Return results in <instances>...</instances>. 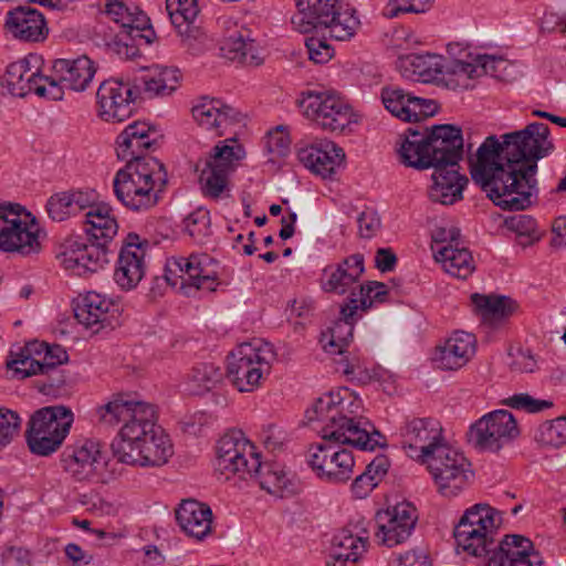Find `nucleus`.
I'll use <instances>...</instances> for the list:
<instances>
[{
  "mask_svg": "<svg viewBox=\"0 0 566 566\" xmlns=\"http://www.w3.org/2000/svg\"><path fill=\"white\" fill-rule=\"evenodd\" d=\"M154 144L150 127L135 122L117 137V157L127 161L113 179L116 199L132 211H147L155 207L167 185L164 164L144 151Z\"/></svg>",
  "mask_w": 566,
  "mask_h": 566,
  "instance_id": "1",
  "label": "nucleus"
},
{
  "mask_svg": "<svg viewBox=\"0 0 566 566\" xmlns=\"http://www.w3.org/2000/svg\"><path fill=\"white\" fill-rule=\"evenodd\" d=\"M361 400L348 388L324 394L305 412L308 424L318 423L324 441L348 444L363 451H373L384 443L381 433L360 416Z\"/></svg>",
  "mask_w": 566,
  "mask_h": 566,
  "instance_id": "2",
  "label": "nucleus"
},
{
  "mask_svg": "<svg viewBox=\"0 0 566 566\" xmlns=\"http://www.w3.org/2000/svg\"><path fill=\"white\" fill-rule=\"evenodd\" d=\"M297 12L291 22L301 33H314L305 40L308 57L315 63L328 62L334 49L327 40L348 41L357 32L360 21L356 10L343 9L337 0H295Z\"/></svg>",
  "mask_w": 566,
  "mask_h": 566,
  "instance_id": "3",
  "label": "nucleus"
},
{
  "mask_svg": "<svg viewBox=\"0 0 566 566\" xmlns=\"http://www.w3.org/2000/svg\"><path fill=\"white\" fill-rule=\"evenodd\" d=\"M504 134L499 139L495 135L488 136L479 146L474 157L470 158V174L486 197L499 208L506 211L527 209L525 202L513 205L515 198L521 199L518 161L510 153L506 154Z\"/></svg>",
  "mask_w": 566,
  "mask_h": 566,
  "instance_id": "4",
  "label": "nucleus"
},
{
  "mask_svg": "<svg viewBox=\"0 0 566 566\" xmlns=\"http://www.w3.org/2000/svg\"><path fill=\"white\" fill-rule=\"evenodd\" d=\"M106 205L93 206L85 213L86 242L81 235H70L60 243L56 259L76 275L97 272L108 263L109 243L117 233V222Z\"/></svg>",
  "mask_w": 566,
  "mask_h": 566,
  "instance_id": "5",
  "label": "nucleus"
},
{
  "mask_svg": "<svg viewBox=\"0 0 566 566\" xmlns=\"http://www.w3.org/2000/svg\"><path fill=\"white\" fill-rule=\"evenodd\" d=\"M398 153L402 164L418 170L432 166L458 167L463 155L461 128L449 124L424 132L408 128Z\"/></svg>",
  "mask_w": 566,
  "mask_h": 566,
  "instance_id": "6",
  "label": "nucleus"
},
{
  "mask_svg": "<svg viewBox=\"0 0 566 566\" xmlns=\"http://www.w3.org/2000/svg\"><path fill=\"white\" fill-rule=\"evenodd\" d=\"M99 422L105 426H117L123 422L118 437L112 442L114 457L124 462L138 446L150 438V434L163 430L156 424L155 408L143 401L127 400L117 396L113 400L97 408Z\"/></svg>",
  "mask_w": 566,
  "mask_h": 566,
  "instance_id": "7",
  "label": "nucleus"
},
{
  "mask_svg": "<svg viewBox=\"0 0 566 566\" xmlns=\"http://www.w3.org/2000/svg\"><path fill=\"white\" fill-rule=\"evenodd\" d=\"M506 154L510 153L514 160L518 161L517 174L520 178L521 199L515 198L513 205L525 202L530 208L538 192L537 188V161L547 157L554 150V144L549 139V128L543 123H531L525 128L504 134Z\"/></svg>",
  "mask_w": 566,
  "mask_h": 566,
  "instance_id": "8",
  "label": "nucleus"
},
{
  "mask_svg": "<svg viewBox=\"0 0 566 566\" xmlns=\"http://www.w3.org/2000/svg\"><path fill=\"white\" fill-rule=\"evenodd\" d=\"M276 358L273 346L262 339L240 344L228 356V377L241 392H251L271 370Z\"/></svg>",
  "mask_w": 566,
  "mask_h": 566,
  "instance_id": "9",
  "label": "nucleus"
},
{
  "mask_svg": "<svg viewBox=\"0 0 566 566\" xmlns=\"http://www.w3.org/2000/svg\"><path fill=\"white\" fill-rule=\"evenodd\" d=\"M73 422L72 411L64 406H50L36 410L28 422L25 439L30 451L49 457L63 443Z\"/></svg>",
  "mask_w": 566,
  "mask_h": 566,
  "instance_id": "10",
  "label": "nucleus"
},
{
  "mask_svg": "<svg viewBox=\"0 0 566 566\" xmlns=\"http://www.w3.org/2000/svg\"><path fill=\"white\" fill-rule=\"evenodd\" d=\"M244 156V150L235 139H227L217 144L210 155L196 165L199 171V186L202 195L218 200L229 191V175L234 164Z\"/></svg>",
  "mask_w": 566,
  "mask_h": 566,
  "instance_id": "11",
  "label": "nucleus"
},
{
  "mask_svg": "<svg viewBox=\"0 0 566 566\" xmlns=\"http://www.w3.org/2000/svg\"><path fill=\"white\" fill-rule=\"evenodd\" d=\"M427 463L438 492L444 497L460 494L473 480L471 463L462 452L444 443L422 461Z\"/></svg>",
  "mask_w": 566,
  "mask_h": 566,
  "instance_id": "12",
  "label": "nucleus"
},
{
  "mask_svg": "<svg viewBox=\"0 0 566 566\" xmlns=\"http://www.w3.org/2000/svg\"><path fill=\"white\" fill-rule=\"evenodd\" d=\"M303 113L324 130L343 132L356 123L352 106L334 91H308L298 102Z\"/></svg>",
  "mask_w": 566,
  "mask_h": 566,
  "instance_id": "13",
  "label": "nucleus"
},
{
  "mask_svg": "<svg viewBox=\"0 0 566 566\" xmlns=\"http://www.w3.org/2000/svg\"><path fill=\"white\" fill-rule=\"evenodd\" d=\"M165 277L172 286L180 279V289L187 295L190 294V289L213 292L219 284L218 263L206 253L172 258L167 262Z\"/></svg>",
  "mask_w": 566,
  "mask_h": 566,
  "instance_id": "14",
  "label": "nucleus"
},
{
  "mask_svg": "<svg viewBox=\"0 0 566 566\" xmlns=\"http://www.w3.org/2000/svg\"><path fill=\"white\" fill-rule=\"evenodd\" d=\"M520 430L514 416L504 409L485 413L467 433L469 443L480 452L496 453L510 444Z\"/></svg>",
  "mask_w": 566,
  "mask_h": 566,
  "instance_id": "15",
  "label": "nucleus"
},
{
  "mask_svg": "<svg viewBox=\"0 0 566 566\" xmlns=\"http://www.w3.org/2000/svg\"><path fill=\"white\" fill-rule=\"evenodd\" d=\"M20 205L0 203V250L21 255L36 253L41 249L35 219H21Z\"/></svg>",
  "mask_w": 566,
  "mask_h": 566,
  "instance_id": "16",
  "label": "nucleus"
},
{
  "mask_svg": "<svg viewBox=\"0 0 566 566\" xmlns=\"http://www.w3.org/2000/svg\"><path fill=\"white\" fill-rule=\"evenodd\" d=\"M105 465L99 443L94 440H78L67 446L61 454L63 471L76 482H104Z\"/></svg>",
  "mask_w": 566,
  "mask_h": 566,
  "instance_id": "17",
  "label": "nucleus"
},
{
  "mask_svg": "<svg viewBox=\"0 0 566 566\" xmlns=\"http://www.w3.org/2000/svg\"><path fill=\"white\" fill-rule=\"evenodd\" d=\"M417 521V510L411 503L401 502L389 506L376 514L375 538L378 544L387 547L400 545L411 536Z\"/></svg>",
  "mask_w": 566,
  "mask_h": 566,
  "instance_id": "18",
  "label": "nucleus"
},
{
  "mask_svg": "<svg viewBox=\"0 0 566 566\" xmlns=\"http://www.w3.org/2000/svg\"><path fill=\"white\" fill-rule=\"evenodd\" d=\"M259 457L255 447L243 437L242 432L227 433L217 444L216 468L226 475V479L235 474L244 479L253 471L252 458Z\"/></svg>",
  "mask_w": 566,
  "mask_h": 566,
  "instance_id": "19",
  "label": "nucleus"
},
{
  "mask_svg": "<svg viewBox=\"0 0 566 566\" xmlns=\"http://www.w3.org/2000/svg\"><path fill=\"white\" fill-rule=\"evenodd\" d=\"M401 446L409 458L421 462L430 457L442 442V428L432 418L408 420L400 429Z\"/></svg>",
  "mask_w": 566,
  "mask_h": 566,
  "instance_id": "20",
  "label": "nucleus"
},
{
  "mask_svg": "<svg viewBox=\"0 0 566 566\" xmlns=\"http://www.w3.org/2000/svg\"><path fill=\"white\" fill-rule=\"evenodd\" d=\"M380 98L391 115L408 123L429 118L438 111L434 101L415 96L398 86L382 87Z\"/></svg>",
  "mask_w": 566,
  "mask_h": 566,
  "instance_id": "21",
  "label": "nucleus"
},
{
  "mask_svg": "<svg viewBox=\"0 0 566 566\" xmlns=\"http://www.w3.org/2000/svg\"><path fill=\"white\" fill-rule=\"evenodd\" d=\"M544 560L531 539L523 535H505L489 558L479 566H543Z\"/></svg>",
  "mask_w": 566,
  "mask_h": 566,
  "instance_id": "22",
  "label": "nucleus"
},
{
  "mask_svg": "<svg viewBox=\"0 0 566 566\" xmlns=\"http://www.w3.org/2000/svg\"><path fill=\"white\" fill-rule=\"evenodd\" d=\"M99 116L106 122H124L133 114V88L117 80L104 81L96 93Z\"/></svg>",
  "mask_w": 566,
  "mask_h": 566,
  "instance_id": "23",
  "label": "nucleus"
},
{
  "mask_svg": "<svg viewBox=\"0 0 566 566\" xmlns=\"http://www.w3.org/2000/svg\"><path fill=\"white\" fill-rule=\"evenodd\" d=\"M4 29L13 39L29 43L42 42L49 34L44 15L29 6H20L8 11Z\"/></svg>",
  "mask_w": 566,
  "mask_h": 566,
  "instance_id": "24",
  "label": "nucleus"
},
{
  "mask_svg": "<svg viewBox=\"0 0 566 566\" xmlns=\"http://www.w3.org/2000/svg\"><path fill=\"white\" fill-rule=\"evenodd\" d=\"M368 545L369 537L365 530L355 531L346 526L333 536L326 566H356Z\"/></svg>",
  "mask_w": 566,
  "mask_h": 566,
  "instance_id": "25",
  "label": "nucleus"
},
{
  "mask_svg": "<svg viewBox=\"0 0 566 566\" xmlns=\"http://www.w3.org/2000/svg\"><path fill=\"white\" fill-rule=\"evenodd\" d=\"M127 239L114 272L115 282L125 291L135 289L145 275V248L137 234L130 233Z\"/></svg>",
  "mask_w": 566,
  "mask_h": 566,
  "instance_id": "26",
  "label": "nucleus"
},
{
  "mask_svg": "<svg viewBox=\"0 0 566 566\" xmlns=\"http://www.w3.org/2000/svg\"><path fill=\"white\" fill-rule=\"evenodd\" d=\"M300 161L322 178H333L345 160L343 148L331 140H319L298 150Z\"/></svg>",
  "mask_w": 566,
  "mask_h": 566,
  "instance_id": "27",
  "label": "nucleus"
},
{
  "mask_svg": "<svg viewBox=\"0 0 566 566\" xmlns=\"http://www.w3.org/2000/svg\"><path fill=\"white\" fill-rule=\"evenodd\" d=\"M253 471L250 478H254L260 488L279 497H289L301 491V483L295 475L286 472L275 462H261L259 458H252Z\"/></svg>",
  "mask_w": 566,
  "mask_h": 566,
  "instance_id": "28",
  "label": "nucleus"
},
{
  "mask_svg": "<svg viewBox=\"0 0 566 566\" xmlns=\"http://www.w3.org/2000/svg\"><path fill=\"white\" fill-rule=\"evenodd\" d=\"M475 350V336L457 331L436 348L433 363L442 370H458L469 363Z\"/></svg>",
  "mask_w": 566,
  "mask_h": 566,
  "instance_id": "29",
  "label": "nucleus"
},
{
  "mask_svg": "<svg viewBox=\"0 0 566 566\" xmlns=\"http://www.w3.org/2000/svg\"><path fill=\"white\" fill-rule=\"evenodd\" d=\"M364 263V255L355 253L337 264L327 265L321 279L322 289L339 295L350 291L365 271Z\"/></svg>",
  "mask_w": 566,
  "mask_h": 566,
  "instance_id": "30",
  "label": "nucleus"
},
{
  "mask_svg": "<svg viewBox=\"0 0 566 566\" xmlns=\"http://www.w3.org/2000/svg\"><path fill=\"white\" fill-rule=\"evenodd\" d=\"M431 168H433L432 185L428 189L430 200L446 206L460 201L469 179L458 171V167L432 166Z\"/></svg>",
  "mask_w": 566,
  "mask_h": 566,
  "instance_id": "31",
  "label": "nucleus"
},
{
  "mask_svg": "<svg viewBox=\"0 0 566 566\" xmlns=\"http://www.w3.org/2000/svg\"><path fill=\"white\" fill-rule=\"evenodd\" d=\"M176 520L185 534L200 541L211 532L212 511L205 503L187 499L176 510Z\"/></svg>",
  "mask_w": 566,
  "mask_h": 566,
  "instance_id": "32",
  "label": "nucleus"
},
{
  "mask_svg": "<svg viewBox=\"0 0 566 566\" xmlns=\"http://www.w3.org/2000/svg\"><path fill=\"white\" fill-rule=\"evenodd\" d=\"M444 59L432 53L408 54L399 56L398 69L407 78L417 76V80L423 83L442 82Z\"/></svg>",
  "mask_w": 566,
  "mask_h": 566,
  "instance_id": "33",
  "label": "nucleus"
},
{
  "mask_svg": "<svg viewBox=\"0 0 566 566\" xmlns=\"http://www.w3.org/2000/svg\"><path fill=\"white\" fill-rule=\"evenodd\" d=\"M172 455V446L164 430L150 434L123 463L133 467H160Z\"/></svg>",
  "mask_w": 566,
  "mask_h": 566,
  "instance_id": "34",
  "label": "nucleus"
},
{
  "mask_svg": "<svg viewBox=\"0 0 566 566\" xmlns=\"http://www.w3.org/2000/svg\"><path fill=\"white\" fill-rule=\"evenodd\" d=\"M195 120L205 129H219L239 123L242 114L217 98L203 97L192 107Z\"/></svg>",
  "mask_w": 566,
  "mask_h": 566,
  "instance_id": "35",
  "label": "nucleus"
},
{
  "mask_svg": "<svg viewBox=\"0 0 566 566\" xmlns=\"http://www.w3.org/2000/svg\"><path fill=\"white\" fill-rule=\"evenodd\" d=\"M52 72L66 88L82 92L92 82L95 69L87 56L76 59H57L52 64Z\"/></svg>",
  "mask_w": 566,
  "mask_h": 566,
  "instance_id": "36",
  "label": "nucleus"
},
{
  "mask_svg": "<svg viewBox=\"0 0 566 566\" xmlns=\"http://www.w3.org/2000/svg\"><path fill=\"white\" fill-rule=\"evenodd\" d=\"M112 306L113 302L107 296L93 291L87 292L76 300L73 308L74 316L80 324L96 333L107 321Z\"/></svg>",
  "mask_w": 566,
  "mask_h": 566,
  "instance_id": "37",
  "label": "nucleus"
},
{
  "mask_svg": "<svg viewBox=\"0 0 566 566\" xmlns=\"http://www.w3.org/2000/svg\"><path fill=\"white\" fill-rule=\"evenodd\" d=\"M358 310L356 297H349L348 302L340 307V319L329 328V339L323 345L331 354H345V347L353 338L354 316Z\"/></svg>",
  "mask_w": 566,
  "mask_h": 566,
  "instance_id": "38",
  "label": "nucleus"
},
{
  "mask_svg": "<svg viewBox=\"0 0 566 566\" xmlns=\"http://www.w3.org/2000/svg\"><path fill=\"white\" fill-rule=\"evenodd\" d=\"M471 301L481 321L492 326L512 315L516 307L515 302L507 296L474 293L471 295Z\"/></svg>",
  "mask_w": 566,
  "mask_h": 566,
  "instance_id": "39",
  "label": "nucleus"
},
{
  "mask_svg": "<svg viewBox=\"0 0 566 566\" xmlns=\"http://www.w3.org/2000/svg\"><path fill=\"white\" fill-rule=\"evenodd\" d=\"M28 350L38 355L39 363L43 367L42 375L49 376L50 387H60L64 384V379L56 369L59 365L67 361L69 355L60 345L50 346L46 343L33 340L28 343Z\"/></svg>",
  "mask_w": 566,
  "mask_h": 566,
  "instance_id": "40",
  "label": "nucleus"
},
{
  "mask_svg": "<svg viewBox=\"0 0 566 566\" xmlns=\"http://www.w3.org/2000/svg\"><path fill=\"white\" fill-rule=\"evenodd\" d=\"M453 535L459 549L474 557H483L480 564H483L497 546L494 536L475 528L455 525Z\"/></svg>",
  "mask_w": 566,
  "mask_h": 566,
  "instance_id": "41",
  "label": "nucleus"
},
{
  "mask_svg": "<svg viewBox=\"0 0 566 566\" xmlns=\"http://www.w3.org/2000/svg\"><path fill=\"white\" fill-rule=\"evenodd\" d=\"M39 73L31 71L25 60H20L8 65L1 80L2 87L17 97H24L35 92Z\"/></svg>",
  "mask_w": 566,
  "mask_h": 566,
  "instance_id": "42",
  "label": "nucleus"
},
{
  "mask_svg": "<svg viewBox=\"0 0 566 566\" xmlns=\"http://www.w3.org/2000/svg\"><path fill=\"white\" fill-rule=\"evenodd\" d=\"M221 50L231 61H237L245 65L258 66L263 62L255 41L250 38L249 32H235L229 35Z\"/></svg>",
  "mask_w": 566,
  "mask_h": 566,
  "instance_id": "43",
  "label": "nucleus"
},
{
  "mask_svg": "<svg viewBox=\"0 0 566 566\" xmlns=\"http://www.w3.org/2000/svg\"><path fill=\"white\" fill-rule=\"evenodd\" d=\"M502 524V513L486 503H476L467 509L457 525L475 528L495 536Z\"/></svg>",
  "mask_w": 566,
  "mask_h": 566,
  "instance_id": "44",
  "label": "nucleus"
},
{
  "mask_svg": "<svg viewBox=\"0 0 566 566\" xmlns=\"http://www.w3.org/2000/svg\"><path fill=\"white\" fill-rule=\"evenodd\" d=\"M459 241L454 244H447L434 251V259L441 262L446 272L459 277L467 279L474 270L471 252L465 248L459 247Z\"/></svg>",
  "mask_w": 566,
  "mask_h": 566,
  "instance_id": "45",
  "label": "nucleus"
},
{
  "mask_svg": "<svg viewBox=\"0 0 566 566\" xmlns=\"http://www.w3.org/2000/svg\"><path fill=\"white\" fill-rule=\"evenodd\" d=\"M180 72L175 67L156 65L142 76L145 92L151 96L170 94L177 88Z\"/></svg>",
  "mask_w": 566,
  "mask_h": 566,
  "instance_id": "46",
  "label": "nucleus"
},
{
  "mask_svg": "<svg viewBox=\"0 0 566 566\" xmlns=\"http://www.w3.org/2000/svg\"><path fill=\"white\" fill-rule=\"evenodd\" d=\"M355 460L350 451L334 448L324 467L321 480L332 484L347 482L353 474Z\"/></svg>",
  "mask_w": 566,
  "mask_h": 566,
  "instance_id": "47",
  "label": "nucleus"
},
{
  "mask_svg": "<svg viewBox=\"0 0 566 566\" xmlns=\"http://www.w3.org/2000/svg\"><path fill=\"white\" fill-rule=\"evenodd\" d=\"M479 77V70L474 62L455 59H444L443 80L449 87H470V80Z\"/></svg>",
  "mask_w": 566,
  "mask_h": 566,
  "instance_id": "48",
  "label": "nucleus"
},
{
  "mask_svg": "<svg viewBox=\"0 0 566 566\" xmlns=\"http://www.w3.org/2000/svg\"><path fill=\"white\" fill-rule=\"evenodd\" d=\"M222 371L213 364H200L192 368L187 380V390L191 395H202L214 388L222 379Z\"/></svg>",
  "mask_w": 566,
  "mask_h": 566,
  "instance_id": "49",
  "label": "nucleus"
},
{
  "mask_svg": "<svg viewBox=\"0 0 566 566\" xmlns=\"http://www.w3.org/2000/svg\"><path fill=\"white\" fill-rule=\"evenodd\" d=\"M7 367L13 373L14 377L21 379L34 375H42L43 371L38 355L28 350V344L15 355L11 353V359L7 361Z\"/></svg>",
  "mask_w": 566,
  "mask_h": 566,
  "instance_id": "50",
  "label": "nucleus"
},
{
  "mask_svg": "<svg viewBox=\"0 0 566 566\" xmlns=\"http://www.w3.org/2000/svg\"><path fill=\"white\" fill-rule=\"evenodd\" d=\"M166 10L171 23L180 31L184 24L192 23L199 13L197 0H166Z\"/></svg>",
  "mask_w": 566,
  "mask_h": 566,
  "instance_id": "51",
  "label": "nucleus"
},
{
  "mask_svg": "<svg viewBox=\"0 0 566 566\" xmlns=\"http://www.w3.org/2000/svg\"><path fill=\"white\" fill-rule=\"evenodd\" d=\"M535 439L542 444L559 448L566 444V417L543 422L536 430Z\"/></svg>",
  "mask_w": 566,
  "mask_h": 566,
  "instance_id": "52",
  "label": "nucleus"
},
{
  "mask_svg": "<svg viewBox=\"0 0 566 566\" xmlns=\"http://www.w3.org/2000/svg\"><path fill=\"white\" fill-rule=\"evenodd\" d=\"M184 229L196 242H203L211 234L210 212L198 208L185 218Z\"/></svg>",
  "mask_w": 566,
  "mask_h": 566,
  "instance_id": "53",
  "label": "nucleus"
},
{
  "mask_svg": "<svg viewBox=\"0 0 566 566\" xmlns=\"http://www.w3.org/2000/svg\"><path fill=\"white\" fill-rule=\"evenodd\" d=\"M388 294L387 285L377 281H369L360 285L358 308L366 311L375 303H384Z\"/></svg>",
  "mask_w": 566,
  "mask_h": 566,
  "instance_id": "54",
  "label": "nucleus"
},
{
  "mask_svg": "<svg viewBox=\"0 0 566 566\" xmlns=\"http://www.w3.org/2000/svg\"><path fill=\"white\" fill-rule=\"evenodd\" d=\"M505 403L511 408L524 410L531 413L541 412L545 409L553 407V401L547 399H537L528 394L513 395L505 400Z\"/></svg>",
  "mask_w": 566,
  "mask_h": 566,
  "instance_id": "55",
  "label": "nucleus"
},
{
  "mask_svg": "<svg viewBox=\"0 0 566 566\" xmlns=\"http://www.w3.org/2000/svg\"><path fill=\"white\" fill-rule=\"evenodd\" d=\"M332 442L333 441H325V443L311 446L307 451V463L318 479H321L327 459L335 448L331 444Z\"/></svg>",
  "mask_w": 566,
  "mask_h": 566,
  "instance_id": "56",
  "label": "nucleus"
},
{
  "mask_svg": "<svg viewBox=\"0 0 566 566\" xmlns=\"http://www.w3.org/2000/svg\"><path fill=\"white\" fill-rule=\"evenodd\" d=\"M65 85L52 72L51 76L39 75L35 86V94L52 101H60L63 98Z\"/></svg>",
  "mask_w": 566,
  "mask_h": 566,
  "instance_id": "57",
  "label": "nucleus"
},
{
  "mask_svg": "<svg viewBox=\"0 0 566 566\" xmlns=\"http://www.w3.org/2000/svg\"><path fill=\"white\" fill-rule=\"evenodd\" d=\"M21 420L18 413L0 410V449L9 444L18 434Z\"/></svg>",
  "mask_w": 566,
  "mask_h": 566,
  "instance_id": "58",
  "label": "nucleus"
},
{
  "mask_svg": "<svg viewBox=\"0 0 566 566\" xmlns=\"http://www.w3.org/2000/svg\"><path fill=\"white\" fill-rule=\"evenodd\" d=\"M66 193V199L70 201L69 210L72 216H76L77 213L91 209L95 202L96 196L93 191H69Z\"/></svg>",
  "mask_w": 566,
  "mask_h": 566,
  "instance_id": "59",
  "label": "nucleus"
},
{
  "mask_svg": "<svg viewBox=\"0 0 566 566\" xmlns=\"http://www.w3.org/2000/svg\"><path fill=\"white\" fill-rule=\"evenodd\" d=\"M69 202L65 192L51 196L45 206L49 217L56 222L70 218Z\"/></svg>",
  "mask_w": 566,
  "mask_h": 566,
  "instance_id": "60",
  "label": "nucleus"
},
{
  "mask_svg": "<svg viewBox=\"0 0 566 566\" xmlns=\"http://www.w3.org/2000/svg\"><path fill=\"white\" fill-rule=\"evenodd\" d=\"M261 439L265 449L275 452L283 448L287 440V434L280 427L269 424L262 429Z\"/></svg>",
  "mask_w": 566,
  "mask_h": 566,
  "instance_id": "61",
  "label": "nucleus"
},
{
  "mask_svg": "<svg viewBox=\"0 0 566 566\" xmlns=\"http://www.w3.org/2000/svg\"><path fill=\"white\" fill-rule=\"evenodd\" d=\"M358 233L361 238H373L380 228V219L373 210L359 213L357 218Z\"/></svg>",
  "mask_w": 566,
  "mask_h": 566,
  "instance_id": "62",
  "label": "nucleus"
},
{
  "mask_svg": "<svg viewBox=\"0 0 566 566\" xmlns=\"http://www.w3.org/2000/svg\"><path fill=\"white\" fill-rule=\"evenodd\" d=\"M507 227L515 231L518 235L527 238L536 237V221L531 216L520 214L506 220Z\"/></svg>",
  "mask_w": 566,
  "mask_h": 566,
  "instance_id": "63",
  "label": "nucleus"
},
{
  "mask_svg": "<svg viewBox=\"0 0 566 566\" xmlns=\"http://www.w3.org/2000/svg\"><path fill=\"white\" fill-rule=\"evenodd\" d=\"M4 566H23L30 562V552L15 545H7L1 554Z\"/></svg>",
  "mask_w": 566,
  "mask_h": 566,
  "instance_id": "64",
  "label": "nucleus"
}]
</instances>
